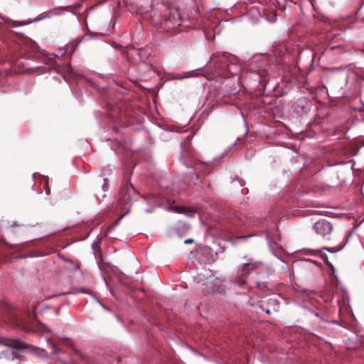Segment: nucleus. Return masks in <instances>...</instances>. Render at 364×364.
<instances>
[{"instance_id":"f03ea898","label":"nucleus","mask_w":364,"mask_h":364,"mask_svg":"<svg viewBox=\"0 0 364 364\" xmlns=\"http://www.w3.org/2000/svg\"><path fill=\"white\" fill-rule=\"evenodd\" d=\"M263 272L267 273L269 272V269L266 264L259 261H255L253 259H247L242 269L238 270L237 274L232 279V282L240 287H243L245 284H248V275L251 273L255 272L257 274H260Z\"/></svg>"},{"instance_id":"0eeeda50","label":"nucleus","mask_w":364,"mask_h":364,"mask_svg":"<svg viewBox=\"0 0 364 364\" xmlns=\"http://www.w3.org/2000/svg\"><path fill=\"white\" fill-rule=\"evenodd\" d=\"M193 138V134H188L185 139V141L182 143V152H181V159L186 163L187 158L191 156V147L190 144V141Z\"/></svg>"},{"instance_id":"f8f14e48","label":"nucleus","mask_w":364,"mask_h":364,"mask_svg":"<svg viewBox=\"0 0 364 364\" xmlns=\"http://www.w3.org/2000/svg\"><path fill=\"white\" fill-rule=\"evenodd\" d=\"M48 342L52 346L53 353L57 354L60 352V349L55 346V344L50 339H48Z\"/></svg>"},{"instance_id":"393cba45","label":"nucleus","mask_w":364,"mask_h":364,"mask_svg":"<svg viewBox=\"0 0 364 364\" xmlns=\"http://www.w3.org/2000/svg\"><path fill=\"white\" fill-rule=\"evenodd\" d=\"M112 228V226H109V227L108 228V230H109Z\"/></svg>"},{"instance_id":"9b49d317","label":"nucleus","mask_w":364,"mask_h":364,"mask_svg":"<svg viewBox=\"0 0 364 364\" xmlns=\"http://www.w3.org/2000/svg\"><path fill=\"white\" fill-rule=\"evenodd\" d=\"M344 247V245H338L337 247H323V250H327L328 252H331V253H335V252H337L340 250H341Z\"/></svg>"},{"instance_id":"4be33fe9","label":"nucleus","mask_w":364,"mask_h":364,"mask_svg":"<svg viewBox=\"0 0 364 364\" xmlns=\"http://www.w3.org/2000/svg\"><path fill=\"white\" fill-rule=\"evenodd\" d=\"M50 191L49 188H47V189H46V194H48V195L50 194Z\"/></svg>"},{"instance_id":"6e6552de","label":"nucleus","mask_w":364,"mask_h":364,"mask_svg":"<svg viewBox=\"0 0 364 364\" xmlns=\"http://www.w3.org/2000/svg\"><path fill=\"white\" fill-rule=\"evenodd\" d=\"M271 306L272 309L274 311H277L279 309V304L277 303L276 299H269L266 301H262L261 304V308L267 314H269L271 313Z\"/></svg>"},{"instance_id":"39448f33","label":"nucleus","mask_w":364,"mask_h":364,"mask_svg":"<svg viewBox=\"0 0 364 364\" xmlns=\"http://www.w3.org/2000/svg\"><path fill=\"white\" fill-rule=\"evenodd\" d=\"M183 19L181 14L178 10L171 11L168 17L165 21V26L168 29L176 30L177 26H181V21Z\"/></svg>"},{"instance_id":"f257e3e1","label":"nucleus","mask_w":364,"mask_h":364,"mask_svg":"<svg viewBox=\"0 0 364 364\" xmlns=\"http://www.w3.org/2000/svg\"><path fill=\"white\" fill-rule=\"evenodd\" d=\"M214 68V73L225 78L237 73L240 68L237 65L236 58L228 53H217L210 58L208 67Z\"/></svg>"},{"instance_id":"1a4fd4ad","label":"nucleus","mask_w":364,"mask_h":364,"mask_svg":"<svg viewBox=\"0 0 364 364\" xmlns=\"http://www.w3.org/2000/svg\"><path fill=\"white\" fill-rule=\"evenodd\" d=\"M7 346L11 347L12 348H15L17 350H23L26 348H31V346L26 344L23 341L21 340H11L9 341L6 344Z\"/></svg>"},{"instance_id":"aec40b11","label":"nucleus","mask_w":364,"mask_h":364,"mask_svg":"<svg viewBox=\"0 0 364 364\" xmlns=\"http://www.w3.org/2000/svg\"><path fill=\"white\" fill-rule=\"evenodd\" d=\"M78 291L81 292V293H86V294L88 293V290L83 289V288L80 289Z\"/></svg>"},{"instance_id":"5701e85b","label":"nucleus","mask_w":364,"mask_h":364,"mask_svg":"<svg viewBox=\"0 0 364 364\" xmlns=\"http://www.w3.org/2000/svg\"><path fill=\"white\" fill-rule=\"evenodd\" d=\"M20 225L17 224L16 223H14L12 224V226H19Z\"/></svg>"},{"instance_id":"9d476101","label":"nucleus","mask_w":364,"mask_h":364,"mask_svg":"<svg viewBox=\"0 0 364 364\" xmlns=\"http://www.w3.org/2000/svg\"><path fill=\"white\" fill-rule=\"evenodd\" d=\"M177 212L180 213H184L189 217H193L196 214L194 210H190L185 207H178Z\"/></svg>"},{"instance_id":"2eb2a0df","label":"nucleus","mask_w":364,"mask_h":364,"mask_svg":"<svg viewBox=\"0 0 364 364\" xmlns=\"http://www.w3.org/2000/svg\"><path fill=\"white\" fill-rule=\"evenodd\" d=\"M63 342L67 346H73V342L70 338H65V339H63Z\"/></svg>"},{"instance_id":"20e7f679","label":"nucleus","mask_w":364,"mask_h":364,"mask_svg":"<svg viewBox=\"0 0 364 364\" xmlns=\"http://www.w3.org/2000/svg\"><path fill=\"white\" fill-rule=\"evenodd\" d=\"M313 228L316 233L320 235L324 240H331L330 235L333 230V227L328 221L326 220H320L315 223Z\"/></svg>"},{"instance_id":"a211bd4d","label":"nucleus","mask_w":364,"mask_h":364,"mask_svg":"<svg viewBox=\"0 0 364 364\" xmlns=\"http://www.w3.org/2000/svg\"><path fill=\"white\" fill-rule=\"evenodd\" d=\"M104 181H105V183H104L102 187H103V189L105 191L107 188V179L105 178Z\"/></svg>"},{"instance_id":"ddd939ff","label":"nucleus","mask_w":364,"mask_h":364,"mask_svg":"<svg viewBox=\"0 0 364 364\" xmlns=\"http://www.w3.org/2000/svg\"><path fill=\"white\" fill-rule=\"evenodd\" d=\"M26 23L25 21H13L11 23V26H21L26 25Z\"/></svg>"},{"instance_id":"412c9836","label":"nucleus","mask_w":364,"mask_h":364,"mask_svg":"<svg viewBox=\"0 0 364 364\" xmlns=\"http://www.w3.org/2000/svg\"><path fill=\"white\" fill-rule=\"evenodd\" d=\"M148 50H142L139 51V55H141L143 53H148Z\"/></svg>"},{"instance_id":"423d86ee","label":"nucleus","mask_w":364,"mask_h":364,"mask_svg":"<svg viewBox=\"0 0 364 364\" xmlns=\"http://www.w3.org/2000/svg\"><path fill=\"white\" fill-rule=\"evenodd\" d=\"M131 191H135L134 187L132 186V184H127L123 187L120 193H119V201L120 204H127L130 199V192Z\"/></svg>"},{"instance_id":"dca6fc26","label":"nucleus","mask_w":364,"mask_h":364,"mask_svg":"<svg viewBox=\"0 0 364 364\" xmlns=\"http://www.w3.org/2000/svg\"><path fill=\"white\" fill-rule=\"evenodd\" d=\"M331 44H332V43H331L329 44V46H328L327 49H330V50H334L336 48H338L341 47V45L333 46Z\"/></svg>"},{"instance_id":"f3484780","label":"nucleus","mask_w":364,"mask_h":364,"mask_svg":"<svg viewBox=\"0 0 364 364\" xmlns=\"http://www.w3.org/2000/svg\"><path fill=\"white\" fill-rule=\"evenodd\" d=\"M257 286L259 289H264L267 287L264 283L257 282Z\"/></svg>"},{"instance_id":"7ed1b4c3","label":"nucleus","mask_w":364,"mask_h":364,"mask_svg":"<svg viewBox=\"0 0 364 364\" xmlns=\"http://www.w3.org/2000/svg\"><path fill=\"white\" fill-rule=\"evenodd\" d=\"M274 61V58L264 56L257 63L255 72L259 76V81L264 87L268 82L276 64L272 63Z\"/></svg>"},{"instance_id":"b1692460","label":"nucleus","mask_w":364,"mask_h":364,"mask_svg":"<svg viewBox=\"0 0 364 364\" xmlns=\"http://www.w3.org/2000/svg\"><path fill=\"white\" fill-rule=\"evenodd\" d=\"M68 293H69L68 291H66V292H65V291H63V292H62L60 294H68Z\"/></svg>"},{"instance_id":"4468645a","label":"nucleus","mask_w":364,"mask_h":364,"mask_svg":"<svg viewBox=\"0 0 364 364\" xmlns=\"http://www.w3.org/2000/svg\"><path fill=\"white\" fill-rule=\"evenodd\" d=\"M139 68H141V69H146V70H151V65L143 62L141 63L140 65H139Z\"/></svg>"},{"instance_id":"6ab92c4d","label":"nucleus","mask_w":364,"mask_h":364,"mask_svg":"<svg viewBox=\"0 0 364 364\" xmlns=\"http://www.w3.org/2000/svg\"><path fill=\"white\" fill-rule=\"evenodd\" d=\"M193 239H187L185 240L186 244H191V243H193Z\"/></svg>"}]
</instances>
